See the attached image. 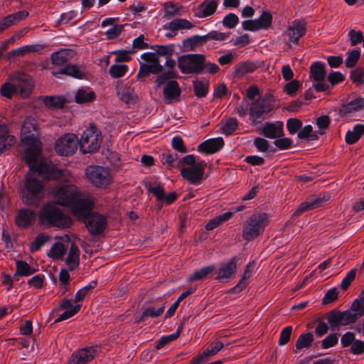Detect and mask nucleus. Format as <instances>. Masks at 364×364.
Wrapping results in <instances>:
<instances>
[{"instance_id":"nucleus-1","label":"nucleus","mask_w":364,"mask_h":364,"mask_svg":"<svg viewBox=\"0 0 364 364\" xmlns=\"http://www.w3.org/2000/svg\"><path fill=\"white\" fill-rule=\"evenodd\" d=\"M41 154V148L28 147L25 151V162L29 166L31 172L37 173L39 176L46 180L61 178L66 172L58 168L52 163L39 162L38 159Z\"/></svg>"},{"instance_id":"nucleus-2","label":"nucleus","mask_w":364,"mask_h":364,"mask_svg":"<svg viewBox=\"0 0 364 364\" xmlns=\"http://www.w3.org/2000/svg\"><path fill=\"white\" fill-rule=\"evenodd\" d=\"M11 82H5L1 87V95L11 99L14 94L20 95L23 98L28 97L31 94L33 82L31 77L24 73H17L11 78Z\"/></svg>"},{"instance_id":"nucleus-3","label":"nucleus","mask_w":364,"mask_h":364,"mask_svg":"<svg viewBox=\"0 0 364 364\" xmlns=\"http://www.w3.org/2000/svg\"><path fill=\"white\" fill-rule=\"evenodd\" d=\"M21 199L26 205L38 206L44 193V184L30 172L25 175L20 188Z\"/></svg>"},{"instance_id":"nucleus-4","label":"nucleus","mask_w":364,"mask_h":364,"mask_svg":"<svg viewBox=\"0 0 364 364\" xmlns=\"http://www.w3.org/2000/svg\"><path fill=\"white\" fill-rule=\"evenodd\" d=\"M40 220L42 224L59 228H68L73 221L70 216L51 203L44 205L40 212Z\"/></svg>"},{"instance_id":"nucleus-5","label":"nucleus","mask_w":364,"mask_h":364,"mask_svg":"<svg viewBox=\"0 0 364 364\" xmlns=\"http://www.w3.org/2000/svg\"><path fill=\"white\" fill-rule=\"evenodd\" d=\"M205 55L191 53L177 58V65L182 74L201 75L205 73Z\"/></svg>"},{"instance_id":"nucleus-6","label":"nucleus","mask_w":364,"mask_h":364,"mask_svg":"<svg viewBox=\"0 0 364 364\" xmlns=\"http://www.w3.org/2000/svg\"><path fill=\"white\" fill-rule=\"evenodd\" d=\"M269 215L266 213L253 214L247 220L242 227V237L251 241L261 235L268 223Z\"/></svg>"},{"instance_id":"nucleus-7","label":"nucleus","mask_w":364,"mask_h":364,"mask_svg":"<svg viewBox=\"0 0 364 364\" xmlns=\"http://www.w3.org/2000/svg\"><path fill=\"white\" fill-rule=\"evenodd\" d=\"M62 170L66 172V175L58 179L62 181L63 183L55 187L54 196L58 204L69 207V205L75 201V198L77 196L79 191L76 186L68 181V177L70 176L69 171L65 169Z\"/></svg>"},{"instance_id":"nucleus-8","label":"nucleus","mask_w":364,"mask_h":364,"mask_svg":"<svg viewBox=\"0 0 364 364\" xmlns=\"http://www.w3.org/2000/svg\"><path fill=\"white\" fill-rule=\"evenodd\" d=\"M101 142V132L94 124H90L82 134L79 141L80 150L83 154L95 152L100 149Z\"/></svg>"},{"instance_id":"nucleus-9","label":"nucleus","mask_w":364,"mask_h":364,"mask_svg":"<svg viewBox=\"0 0 364 364\" xmlns=\"http://www.w3.org/2000/svg\"><path fill=\"white\" fill-rule=\"evenodd\" d=\"M95 207L94 198L90 195L81 196L80 192L75 201L69 205L73 215L82 221L93 212Z\"/></svg>"},{"instance_id":"nucleus-10","label":"nucleus","mask_w":364,"mask_h":364,"mask_svg":"<svg viewBox=\"0 0 364 364\" xmlns=\"http://www.w3.org/2000/svg\"><path fill=\"white\" fill-rule=\"evenodd\" d=\"M274 99L270 94H266L253 102L250 107V115L255 123L257 120L263 119V115L270 112L274 108Z\"/></svg>"},{"instance_id":"nucleus-11","label":"nucleus","mask_w":364,"mask_h":364,"mask_svg":"<svg viewBox=\"0 0 364 364\" xmlns=\"http://www.w3.org/2000/svg\"><path fill=\"white\" fill-rule=\"evenodd\" d=\"M85 173L90 182L97 188H106L112 181L109 169L100 166H88Z\"/></svg>"},{"instance_id":"nucleus-12","label":"nucleus","mask_w":364,"mask_h":364,"mask_svg":"<svg viewBox=\"0 0 364 364\" xmlns=\"http://www.w3.org/2000/svg\"><path fill=\"white\" fill-rule=\"evenodd\" d=\"M82 222L92 236L100 235L106 230L108 225L107 217L95 211L83 219Z\"/></svg>"},{"instance_id":"nucleus-13","label":"nucleus","mask_w":364,"mask_h":364,"mask_svg":"<svg viewBox=\"0 0 364 364\" xmlns=\"http://www.w3.org/2000/svg\"><path fill=\"white\" fill-rule=\"evenodd\" d=\"M79 141L74 134H65L59 138L55 144V151L60 156L73 155L77 149Z\"/></svg>"},{"instance_id":"nucleus-14","label":"nucleus","mask_w":364,"mask_h":364,"mask_svg":"<svg viewBox=\"0 0 364 364\" xmlns=\"http://www.w3.org/2000/svg\"><path fill=\"white\" fill-rule=\"evenodd\" d=\"M325 64L321 61H316L310 66V77L316 82L313 87L316 92H325L329 89V85L325 81Z\"/></svg>"},{"instance_id":"nucleus-15","label":"nucleus","mask_w":364,"mask_h":364,"mask_svg":"<svg viewBox=\"0 0 364 364\" xmlns=\"http://www.w3.org/2000/svg\"><path fill=\"white\" fill-rule=\"evenodd\" d=\"M205 161H199L193 166L183 167L181 168V176L193 185H200L204 180Z\"/></svg>"},{"instance_id":"nucleus-16","label":"nucleus","mask_w":364,"mask_h":364,"mask_svg":"<svg viewBox=\"0 0 364 364\" xmlns=\"http://www.w3.org/2000/svg\"><path fill=\"white\" fill-rule=\"evenodd\" d=\"M99 352L100 348L97 346L82 348L72 354L70 364H87L97 355Z\"/></svg>"},{"instance_id":"nucleus-17","label":"nucleus","mask_w":364,"mask_h":364,"mask_svg":"<svg viewBox=\"0 0 364 364\" xmlns=\"http://www.w3.org/2000/svg\"><path fill=\"white\" fill-rule=\"evenodd\" d=\"M238 260L239 257L235 256L228 262L221 263L217 270L218 275L215 277V279L223 282L233 278L237 272Z\"/></svg>"},{"instance_id":"nucleus-18","label":"nucleus","mask_w":364,"mask_h":364,"mask_svg":"<svg viewBox=\"0 0 364 364\" xmlns=\"http://www.w3.org/2000/svg\"><path fill=\"white\" fill-rule=\"evenodd\" d=\"M328 323L331 331H335L339 326H347L354 323L349 311H340L336 309L329 312Z\"/></svg>"},{"instance_id":"nucleus-19","label":"nucleus","mask_w":364,"mask_h":364,"mask_svg":"<svg viewBox=\"0 0 364 364\" xmlns=\"http://www.w3.org/2000/svg\"><path fill=\"white\" fill-rule=\"evenodd\" d=\"M176 65V61L175 60L172 59L171 57L166 58L164 65L167 68L166 70H164V73L157 75L154 81V85L156 88L165 85L166 81L168 80L176 79L178 77V73L175 69Z\"/></svg>"},{"instance_id":"nucleus-20","label":"nucleus","mask_w":364,"mask_h":364,"mask_svg":"<svg viewBox=\"0 0 364 364\" xmlns=\"http://www.w3.org/2000/svg\"><path fill=\"white\" fill-rule=\"evenodd\" d=\"M329 199L330 195L328 193L319 194L315 198L307 199L299 206L293 215L298 217L305 211L314 210L323 206Z\"/></svg>"},{"instance_id":"nucleus-21","label":"nucleus","mask_w":364,"mask_h":364,"mask_svg":"<svg viewBox=\"0 0 364 364\" xmlns=\"http://www.w3.org/2000/svg\"><path fill=\"white\" fill-rule=\"evenodd\" d=\"M163 90L164 100L166 104H171L179 100L181 90L178 82L175 79L168 80L165 83Z\"/></svg>"},{"instance_id":"nucleus-22","label":"nucleus","mask_w":364,"mask_h":364,"mask_svg":"<svg viewBox=\"0 0 364 364\" xmlns=\"http://www.w3.org/2000/svg\"><path fill=\"white\" fill-rule=\"evenodd\" d=\"M264 137L276 139L284 136V124L281 121L265 122L260 132Z\"/></svg>"},{"instance_id":"nucleus-23","label":"nucleus","mask_w":364,"mask_h":364,"mask_svg":"<svg viewBox=\"0 0 364 364\" xmlns=\"http://www.w3.org/2000/svg\"><path fill=\"white\" fill-rule=\"evenodd\" d=\"M225 145L222 137L211 138L200 143L198 151L206 155H211L220 151Z\"/></svg>"},{"instance_id":"nucleus-24","label":"nucleus","mask_w":364,"mask_h":364,"mask_svg":"<svg viewBox=\"0 0 364 364\" xmlns=\"http://www.w3.org/2000/svg\"><path fill=\"white\" fill-rule=\"evenodd\" d=\"M28 16V11H19L0 18V33L11 26L24 20Z\"/></svg>"},{"instance_id":"nucleus-25","label":"nucleus","mask_w":364,"mask_h":364,"mask_svg":"<svg viewBox=\"0 0 364 364\" xmlns=\"http://www.w3.org/2000/svg\"><path fill=\"white\" fill-rule=\"evenodd\" d=\"M28 16V11H19L0 18V33L11 26L24 20Z\"/></svg>"},{"instance_id":"nucleus-26","label":"nucleus","mask_w":364,"mask_h":364,"mask_svg":"<svg viewBox=\"0 0 364 364\" xmlns=\"http://www.w3.org/2000/svg\"><path fill=\"white\" fill-rule=\"evenodd\" d=\"M203 36L195 35L182 41L181 46L178 45L180 53L195 51L198 47L205 44Z\"/></svg>"},{"instance_id":"nucleus-27","label":"nucleus","mask_w":364,"mask_h":364,"mask_svg":"<svg viewBox=\"0 0 364 364\" xmlns=\"http://www.w3.org/2000/svg\"><path fill=\"white\" fill-rule=\"evenodd\" d=\"M36 216V214L33 210L21 209L16 217V224L22 228L29 227L34 223Z\"/></svg>"},{"instance_id":"nucleus-28","label":"nucleus","mask_w":364,"mask_h":364,"mask_svg":"<svg viewBox=\"0 0 364 364\" xmlns=\"http://www.w3.org/2000/svg\"><path fill=\"white\" fill-rule=\"evenodd\" d=\"M53 75L60 78L61 75H68L76 79H83L85 76V71L76 65L67 64L64 68L58 71H53Z\"/></svg>"},{"instance_id":"nucleus-29","label":"nucleus","mask_w":364,"mask_h":364,"mask_svg":"<svg viewBox=\"0 0 364 364\" xmlns=\"http://www.w3.org/2000/svg\"><path fill=\"white\" fill-rule=\"evenodd\" d=\"M218 0H205L198 7L195 16L198 18H206L216 11Z\"/></svg>"},{"instance_id":"nucleus-30","label":"nucleus","mask_w":364,"mask_h":364,"mask_svg":"<svg viewBox=\"0 0 364 364\" xmlns=\"http://www.w3.org/2000/svg\"><path fill=\"white\" fill-rule=\"evenodd\" d=\"M348 311L354 323L364 316V294L363 291L352 302L350 309Z\"/></svg>"},{"instance_id":"nucleus-31","label":"nucleus","mask_w":364,"mask_h":364,"mask_svg":"<svg viewBox=\"0 0 364 364\" xmlns=\"http://www.w3.org/2000/svg\"><path fill=\"white\" fill-rule=\"evenodd\" d=\"M75 54V51L71 49H61L51 54L50 60L53 65L61 66L66 64Z\"/></svg>"},{"instance_id":"nucleus-32","label":"nucleus","mask_w":364,"mask_h":364,"mask_svg":"<svg viewBox=\"0 0 364 364\" xmlns=\"http://www.w3.org/2000/svg\"><path fill=\"white\" fill-rule=\"evenodd\" d=\"M364 108V98L358 97L353 100L343 104L339 109L338 114L340 117H345L348 114L353 113Z\"/></svg>"},{"instance_id":"nucleus-33","label":"nucleus","mask_w":364,"mask_h":364,"mask_svg":"<svg viewBox=\"0 0 364 364\" xmlns=\"http://www.w3.org/2000/svg\"><path fill=\"white\" fill-rule=\"evenodd\" d=\"M305 33V25L301 22H295L292 26L289 28L287 31L289 41L294 44H297L299 38Z\"/></svg>"},{"instance_id":"nucleus-34","label":"nucleus","mask_w":364,"mask_h":364,"mask_svg":"<svg viewBox=\"0 0 364 364\" xmlns=\"http://www.w3.org/2000/svg\"><path fill=\"white\" fill-rule=\"evenodd\" d=\"M80 254L78 247L74 242H72L66 258V264L68 266L70 271L74 270L79 265Z\"/></svg>"},{"instance_id":"nucleus-35","label":"nucleus","mask_w":364,"mask_h":364,"mask_svg":"<svg viewBox=\"0 0 364 364\" xmlns=\"http://www.w3.org/2000/svg\"><path fill=\"white\" fill-rule=\"evenodd\" d=\"M364 135V124H356L352 130H348L346 134V143L349 145L355 144L361 136Z\"/></svg>"},{"instance_id":"nucleus-36","label":"nucleus","mask_w":364,"mask_h":364,"mask_svg":"<svg viewBox=\"0 0 364 364\" xmlns=\"http://www.w3.org/2000/svg\"><path fill=\"white\" fill-rule=\"evenodd\" d=\"M178 45L171 43L168 45H154L150 46V49L154 50L157 54V57L164 56L166 58L171 57L173 54L180 53L179 50L176 51V48Z\"/></svg>"},{"instance_id":"nucleus-37","label":"nucleus","mask_w":364,"mask_h":364,"mask_svg":"<svg viewBox=\"0 0 364 364\" xmlns=\"http://www.w3.org/2000/svg\"><path fill=\"white\" fill-rule=\"evenodd\" d=\"M16 143V139L9 134V127L5 124H0V146L5 145L6 149L9 150Z\"/></svg>"},{"instance_id":"nucleus-38","label":"nucleus","mask_w":364,"mask_h":364,"mask_svg":"<svg viewBox=\"0 0 364 364\" xmlns=\"http://www.w3.org/2000/svg\"><path fill=\"white\" fill-rule=\"evenodd\" d=\"M193 27V25L187 19L176 18L164 26V29L171 31H176L180 29H189Z\"/></svg>"},{"instance_id":"nucleus-39","label":"nucleus","mask_w":364,"mask_h":364,"mask_svg":"<svg viewBox=\"0 0 364 364\" xmlns=\"http://www.w3.org/2000/svg\"><path fill=\"white\" fill-rule=\"evenodd\" d=\"M164 309L165 306L164 305L158 308H156L154 306L147 307L144 309L140 316L137 318V322H144L148 317L156 318L164 313Z\"/></svg>"},{"instance_id":"nucleus-40","label":"nucleus","mask_w":364,"mask_h":364,"mask_svg":"<svg viewBox=\"0 0 364 364\" xmlns=\"http://www.w3.org/2000/svg\"><path fill=\"white\" fill-rule=\"evenodd\" d=\"M95 92L92 90L79 89L75 97V102L77 104L89 103L95 100Z\"/></svg>"},{"instance_id":"nucleus-41","label":"nucleus","mask_w":364,"mask_h":364,"mask_svg":"<svg viewBox=\"0 0 364 364\" xmlns=\"http://www.w3.org/2000/svg\"><path fill=\"white\" fill-rule=\"evenodd\" d=\"M16 276L28 277L34 274L37 269L31 267L26 261L17 260L16 262Z\"/></svg>"},{"instance_id":"nucleus-42","label":"nucleus","mask_w":364,"mask_h":364,"mask_svg":"<svg viewBox=\"0 0 364 364\" xmlns=\"http://www.w3.org/2000/svg\"><path fill=\"white\" fill-rule=\"evenodd\" d=\"M195 95L198 98L205 97L209 90L208 80H195L193 82Z\"/></svg>"},{"instance_id":"nucleus-43","label":"nucleus","mask_w":364,"mask_h":364,"mask_svg":"<svg viewBox=\"0 0 364 364\" xmlns=\"http://www.w3.org/2000/svg\"><path fill=\"white\" fill-rule=\"evenodd\" d=\"M43 103L49 108L61 109L65 105V99L60 96H47L44 97Z\"/></svg>"},{"instance_id":"nucleus-44","label":"nucleus","mask_w":364,"mask_h":364,"mask_svg":"<svg viewBox=\"0 0 364 364\" xmlns=\"http://www.w3.org/2000/svg\"><path fill=\"white\" fill-rule=\"evenodd\" d=\"M313 341L314 335L311 332L302 333L299 336L296 342V348L297 350L309 348L311 346Z\"/></svg>"},{"instance_id":"nucleus-45","label":"nucleus","mask_w":364,"mask_h":364,"mask_svg":"<svg viewBox=\"0 0 364 364\" xmlns=\"http://www.w3.org/2000/svg\"><path fill=\"white\" fill-rule=\"evenodd\" d=\"M215 269V266L211 264L200 269L196 270L188 278V280L191 282L201 280L205 278L209 274Z\"/></svg>"},{"instance_id":"nucleus-46","label":"nucleus","mask_w":364,"mask_h":364,"mask_svg":"<svg viewBox=\"0 0 364 364\" xmlns=\"http://www.w3.org/2000/svg\"><path fill=\"white\" fill-rule=\"evenodd\" d=\"M255 68L256 67L252 63H242L235 68L234 76L240 78L247 73H252Z\"/></svg>"},{"instance_id":"nucleus-47","label":"nucleus","mask_w":364,"mask_h":364,"mask_svg":"<svg viewBox=\"0 0 364 364\" xmlns=\"http://www.w3.org/2000/svg\"><path fill=\"white\" fill-rule=\"evenodd\" d=\"M65 253V247L62 242H57L54 243L50 252L48 253V257L53 259H61Z\"/></svg>"},{"instance_id":"nucleus-48","label":"nucleus","mask_w":364,"mask_h":364,"mask_svg":"<svg viewBox=\"0 0 364 364\" xmlns=\"http://www.w3.org/2000/svg\"><path fill=\"white\" fill-rule=\"evenodd\" d=\"M128 70V66L122 64H114L109 68V75L113 78L123 77Z\"/></svg>"},{"instance_id":"nucleus-49","label":"nucleus","mask_w":364,"mask_h":364,"mask_svg":"<svg viewBox=\"0 0 364 364\" xmlns=\"http://www.w3.org/2000/svg\"><path fill=\"white\" fill-rule=\"evenodd\" d=\"M360 58V49H355V50H350L347 53V58L345 61L346 66L348 68H354L356 65Z\"/></svg>"},{"instance_id":"nucleus-50","label":"nucleus","mask_w":364,"mask_h":364,"mask_svg":"<svg viewBox=\"0 0 364 364\" xmlns=\"http://www.w3.org/2000/svg\"><path fill=\"white\" fill-rule=\"evenodd\" d=\"M256 21L259 30L267 29L272 24V14L268 11H264Z\"/></svg>"},{"instance_id":"nucleus-51","label":"nucleus","mask_w":364,"mask_h":364,"mask_svg":"<svg viewBox=\"0 0 364 364\" xmlns=\"http://www.w3.org/2000/svg\"><path fill=\"white\" fill-rule=\"evenodd\" d=\"M21 141L28 147L41 148L40 139L33 133L23 134Z\"/></svg>"},{"instance_id":"nucleus-52","label":"nucleus","mask_w":364,"mask_h":364,"mask_svg":"<svg viewBox=\"0 0 364 364\" xmlns=\"http://www.w3.org/2000/svg\"><path fill=\"white\" fill-rule=\"evenodd\" d=\"M49 240V236L43 233L38 234L31 242L30 250L32 252H37Z\"/></svg>"},{"instance_id":"nucleus-53","label":"nucleus","mask_w":364,"mask_h":364,"mask_svg":"<svg viewBox=\"0 0 364 364\" xmlns=\"http://www.w3.org/2000/svg\"><path fill=\"white\" fill-rule=\"evenodd\" d=\"M136 53V50L131 49L127 50H117L113 52V54L116 55L115 62H128L131 60L130 55Z\"/></svg>"},{"instance_id":"nucleus-54","label":"nucleus","mask_w":364,"mask_h":364,"mask_svg":"<svg viewBox=\"0 0 364 364\" xmlns=\"http://www.w3.org/2000/svg\"><path fill=\"white\" fill-rule=\"evenodd\" d=\"M81 307L82 304H75L73 308L65 310L55 320L54 323L61 322L73 317L80 311Z\"/></svg>"},{"instance_id":"nucleus-55","label":"nucleus","mask_w":364,"mask_h":364,"mask_svg":"<svg viewBox=\"0 0 364 364\" xmlns=\"http://www.w3.org/2000/svg\"><path fill=\"white\" fill-rule=\"evenodd\" d=\"M238 127V122L235 118H230L227 120L222 128V132L226 136L232 135Z\"/></svg>"},{"instance_id":"nucleus-56","label":"nucleus","mask_w":364,"mask_h":364,"mask_svg":"<svg viewBox=\"0 0 364 364\" xmlns=\"http://www.w3.org/2000/svg\"><path fill=\"white\" fill-rule=\"evenodd\" d=\"M338 342V334L336 333H331L321 341V348L328 349L334 347Z\"/></svg>"},{"instance_id":"nucleus-57","label":"nucleus","mask_w":364,"mask_h":364,"mask_svg":"<svg viewBox=\"0 0 364 364\" xmlns=\"http://www.w3.org/2000/svg\"><path fill=\"white\" fill-rule=\"evenodd\" d=\"M171 146L175 151L181 154H186L188 151L183 139L178 135H176L172 138Z\"/></svg>"},{"instance_id":"nucleus-58","label":"nucleus","mask_w":364,"mask_h":364,"mask_svg":"<svg viewBox=\"0 0 364 364\" xmlns=\"http://www.w3.org/2000/svg\"><path fill=\"white\" fill-rule=\"evenodd\" d=\"M338 291L337 288H331L328 289L322 298V304L327 305L332 304L338 300Z\"/></svg>"},{"instance_id":"nucleus-59","label":"nucleus","mask_w":364,"mask_h":364,"mask_svg":"<svg viewBox=\"0 0 364 364\" xmlns=\"http://www.w3.org/2000/svg\"><path fill=\"white\" fill-rule=\"evenodd\" d=\"M302 122L296 118H290L287 122V129L290 134H295L302 127Z\"/></svg>"},{"instance_id":"nucleus-60","label":"nucleus","mask_w":364,"mask_h":364,"mask_svg":"<svg viewBox=\"0 0 364 364\" xmlns=\"http://www.w3.org/2000/svg\"><path fill=\"white\" fill-rule=\"evenodd\" d=\"M144 186L149 192L152 193L156 197L157 200H163L165 192L161 185L153 187L151 183H145Z\"/></svg>"},{"instance_id":"nucleus-61","label":"nucleus","mask_w":364,"mask_h":364,"mask_svg":"<svg viewBox=\"0 0 364 364\" xmlns=\"http://www.w3.org/2000/svg\"><path fill=\"white\" fill-rule=\"evenodd\" d=\"M144 36L143 34L139 35L138 37L135 38L132 41V47L130 48L131 50H136L148 49L150 48L149 43L144 42Z\"/></svg>"},{"instance_id":"nucleus-62","label":"nucleus","mask_w":364,"mask_h":364,"mask_svg":"<svg viewBox=\"0 0 364 364\" xmlns=\"http://www.w3.org/2000/svg\"><path fill=\"white\" fill-rule=\"evenodd\" d=\"M351 80L358 85L364 83V68H358L350 72Z\"/></svg>"},{"instance_id":"nucleus-63","label":"nucleus","mask_w":364,"mask_h":364,"mask_svg":"<svg viewBox=\"0 0 364 364\" xmlns=\"http://www.w3.org/2000/svg\"><path fill=\"white\" fill-rule=\"evenodd\" d=\"M239 23V18L233 13L226 15L223 19V24L228 28H235Z\"/></svg>"},{"instance_id":"nucleus-64","label":"nucleus","mask_w":364,"mask_h":364,"mask_svg":"<svg viewBox=\"0 0 364 364\" xmlns=\"http://www.w3.org/2000/svg\"><path fill=\"white\" fill-rule=\"evenodd\" d=\"M77 16V11L71 10L65 13H63L59 19L57 21L56 24L58 26L61 24H67L73 21Z\"/></svg>"}]
</instances>
